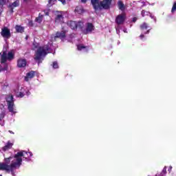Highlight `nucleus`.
Returning a JSON list of instances; mask_svg holds the SVG:
<instances>
[{
	"label": "nucleus",
	"instance_id": "23",
	"mask_svg": "<svg viewBox=\"0 0 176 176\" xmlns=\"http://www.w3.org/2000/svg\"><path fill=\"white\" fill-rule=\"evenodd\" d=\"M87 46H85V45H83L82 44H80V45H77V49L80 52L83 50V49H87Z\"/></svg>",
	"mask_w": 176,
	"mask_h": 176
},
{
	"label": "nucleus",
	"instance_id": "10",
	"mask_svg": "<svg viewBox=\"0 0 176 176\" xmlns=\"http://www.w3.org/2000/svg\"><path fill=\"white\" fill-rule=\"evenodd\" d=\"M19 6H20V1L16 0L12 3L9 5L8 8L10 10L11 13H13V12H14L13 10L14 9V8H17Z\"/></svg>",
	"mask_w": 176,
	"mask_h": 176
},
{
	"label": "nucleus",
	"instance_id": "21",
	"mask_svg": "<svg viewBox=\"0 0 176 176\" xmlns=\"http://www.w3.org/2000/svg\"><path fill=\"white\" fill-rule=\"evenodd\" d=\"M7 58L8 61H12L13 58H14V54L12 52H9L8 54H7Z\"/></svg>",
	"mask_w": 176,
	"mask_h": 176
},
{
	"label": "nucleus",
	"instance_id": "2",
	"mask_svg": "<svg viewBox=\"0 0 176 176\" xmlns=\"http://www.w3.org/2000/svg\"><path fill=\"white\" fill-rule=\"evenodd\" d=\"M33 46L34 49H37L34 54V60L35 61H38V64H41L43 58L47 56V52L50 48L47 45L39 47V44L36 42L33 43Z\"/></svg>",
	"mask_w": 176,
	"mask_h": 176
},
{
	"label": "nucleus",
	"instance_id": "13",
	"mask_svg": "<svg viewBox=\"0 0 176 176\" xmlns=\"http://www.w3.org/2000/svg\"><path fill=\"white\" fill-rule=\"evenodd\" d=\"M74 12L75 13H77V14H83V13H85V9L83 8V6H78L76 7Z\"/></svg>",
	"mask_w": 176,
	"mask_h": 176
},
{
	"label": "nucleus",
	"instance_id": "40",
	"mask_svg": "<svg viewBox=\"0 0 176 176\" xmlns=\"http://www.w3.org/2000/svg\"><path fill=\"white\" fill-rule=\"evenodd\" d=\"M9 133H10V134H14V132H13L12 131H9Z\"/></svg>",
	"mask_w": 176,
	"mask_h": 176
},
{
	"label": "nucleus",
	"instance_id": "42",
	"mask_svg": "<svg viewBox=\"0 0 176 176\" xmlns=\"http://www.w3.org/2000/svg\"><path fill=\"white\" fill-rule=\"evenodd\" d=\"M23 2H25V3H27V2H28V0H23Z\"/></svg>",
	"mask_w": 176,
	"mask_h": 176
},
{
	"label": "nucleus",
	"instance_id": "22",
	"mask_svg": "<svg viewBox=\"0 0 176 176\" xmlns=\"http://www.w3.org/2000/svg\"><path fill=\"white\" fill-rule=\"evenodd\" d=\"M141 14L142 16V17H145V16H149L151 17V16H152V14H151V12L146 11L145 10H143L141 12Z\"/></svg>",
	"mask_w": 176,
	"mask_h": 176
},
{
	"label": "nucleus",
	"instance_id": "32",
	"mask_svg": "<svg viewBox=\"0 0 176 176\" xmlns=\"http://www.w3.org/2000/svg\"><path fill=\"white\" fill-rule=\"evenodd\" d=\"M140 38L142 41L144 39V38H145V35L144 34H142L140 35Z\"/></svg>",
	"mask_w": 176,
	"mask_h": 176
},
{
	"label": "nucleus",
	"instance_id": "39",
	"mask_svg": "<svg viewBox=\"0 0 176 176\" xmlns=\"http://www.w3.org/2000/svg\"><path fill=\"white\" fill-rule=\"evenodd\" d=\"M88 0H81V2H82V3H86L87 2Z\"/></svg>",
	"mask_w": 176,
	"mask_h": 176
},
{
	"label": "nucleus",
	"instance_id": "27",
	"mask_svg": "<svg viewBox=\"0 0 176 176\" xmlns=\"http://www.w3.org/2000/svg\"><path fill=\"white\" fill-rule=\"evenodd\" d=\"M174 12H176V3H173V6L172 7L171 12L174 13Z\"/></svg>",
	"mask_w": 176,
	"mask_h": 176
},
{
	"label": "nucleus",
	"instance_id": "26",
	"mask_svg": "<svg viewBox=\"0 0 176 176\" xmlns=\"http://www.w3.org/2000/svg\"><path fill=\"white\" fill-rule=\"evenodd\" d=\"M25 94L23 92H18L16 94V97H18V98H23V97H24Z\"/></svg>",
	"mask_w": 176,
	"mask_h": 176
},
{
	"label": "nucleus",
	"instance_id": "24",
	"mask_svg": "<svg viewBox=\"0 0 176 176\" xmlns=\"http://www.w3.org/2000/svg\"><path fill=\"white\" fill-rule=\"evenodd\" d=\"M8 64L6 63L4 65L3 67L0 66V72H3V71H8Z\"/></svg>",
	"mask_w": 176,
	"mask_h": 176
},
{
	"label": "nucleus",
	"instance_id": "16",
	"mask_svg": "<svg viewBox=\"0 0 176 176\" xmlns=\"http://www.w3.org/2000/svg\"><path fill=\"white\" fill-rule=\"evenodd\" d=\"M65 31L57 32L55 34V38H59L60 39H64L65 38Z\"/></svg>",
	"mask_w": 176,
	"mask_h": 176
},
{
	"label": "nucleus",
	"instance_id": "1",
	"mask_svg": "<svg viewBox=\"0 0 176 176\" xmlns=\"http://www.w3.org/2000/svg\"><path fill=\"white\" fill-rule=\"evenodd\" d=\"M27 155H30V157H31L32 153L21 151L16 153L13 157L5 158L6 163L0 162V171H6L8 174L11 173L12 175H14V170L20 168L23 163L22 157L28 160Z\"/></svg>",
	"mask_w": 176,
	"mask_h": 176
},
{
	"label": "nucleus",
	"instance_id": "34",
	"mask_svg": "<svg viewBox=\"0 0 176 176\" xmlns=\"http://www.w3.org/2000/svg\"><path fill=\"white\" fill-rule=\"evenodd\" d=\"M44 13H45V16H49V11L45 10Z\"/></svg>",
	"mask_w": 176,
	"mask_h": 176
},
{
	"label": "nucleus",
	"instance_id": "15",
	"mask_svg": "<svg viewBox=\"0 0 176 176\" xmlns=\"http://www.w3.org/2000/svg\"><path fill=\"white\" fill-rule=\"evenodd\" d=\"M92 31H94V25H93V23H87L85 34H88V32H91Z\"/></svg>",
	"mask_w": 176,
	"mask_h": 176
},
{
	"label": "nucleus",
	"instance_id": "3",
	"mask_svg": "<svg viewBox=\"0 0 176 176\" xmlns=\"http://www.w3.org/2000/svg\"><path fill=\"white\" fill-rule=\"evenodd\" d=\"M91 3L94 9V10H101L102 9L111 8V5H112V0H103L100 2V0H91Z\"/></svg>",
	"mask_w": 176,
	"mask_h": 176
},
{
	"label": "nucleus",
	"instance_id": "6",
	"mask_svg": "<svg viewBox=\"0 0 176 176\" xmlns=\"http://www.w3.org/2000/svg\"><path fill=\"white\" fill-rule=\"evenodd\" d=\"M54 20L56 24H64V16L63 15V12L56 11Z\"/></svg>",
	"mask_w": 176,
	"mask_h": 176
},
{
	"label": "nucleus",
	"instance_id": "12",
	"mask_svg": "<svg viewBox=\"0 0 176 176\" xmlns=\"http://www.w3.org/2000/svg\"><path fill=\"white\" fill-rule=\"evenodd\" d=\"M35 76V72L31 71L28 73H27L26 76H25V81L28 82L30 79H32Z\"/></svg>",
	"mask_w": 176,
	"mask_h": 176
},
{
	"label": "nucleus",
	"instance_id": "11",
	"mask_svg": "<svg viewBox=\"0 0 176 176\" xmlns=\"http://www.w3.org/2000/svg\"><path fill=\"white\" fill-rule=\"evenodd\" d=\"M14 144L12 143L10 141H8L6 145L2 147V151L3 152H6V151H9V149H12L13 147Z\"/></svg>",
	"mask_w": 176,
	"mask_h": 176
},
{
	"label": "nucleus",
	"instance_id": "4",
	"mask_svg": "<svg viewBox=\"0 0 176 176\" xmlns=\"http://www.w3.org/2000/svg\"><path fill=\"white\" fill-rule=\"evenodd\" d=\"M6 101L9 112L11 113H16V111H14V97L12 94L6 96Z\"/></svg>",
	"mask_w": 176,
	"mask_h": 176
},
{
	"label": "nucleus",
	"instance_id": "18",
	"mask_svg": "<svg viewBox=\"0 0 176 176\" xmlns=\"http://www.w3.org/2000/svg\"><path fill=\"white\" fill-rule=\"evenodd\" d=\"M118 9L120 10H122V12H123L125 9L124 3H123V1H119L118 2Z\"/></svg>",
	"mask_w": 176,
	"mask_h": 176
},
{
	"label": "nucleus",
	"instance_id": "37",
	"mask_svg": "<svg viewBox=\"0 0 176 176\" xmlns=\"http://www.w3.org/2000/svg\"><path fill=\"white\" fill-rule=\"evenodd\" d=\"M132 21L133 23H135V21H137V17H133V19H132Z\"/></svg>",
	"mask_w": 176,
	"mask_h": 176
},
{
	"label": "nucleus",
	"instance_id": "36",
	"mask_svg": "<svg viewBox=\"0 0 176 176\" xmlns=\"http://www.w3.org/2000/svg\"><path fill=\"white\" fill-rule=\"evenodd\" d=\"M57 0H49L48 2L50 4H52V2H56Z\"/></svg>",
	"mask_w": 176,
	"mask_h": 176
},
{
	"label": "nucleus",
	"instance_id": "41",
	"mask_svg": "<svg viewBox=\"0 0 176 176\" xmlns=\"http://www.w3.org/2000/svg\"><path fill=\"white\" fill-rule=\"evenodd\" d=\"M30 94H31V93H30V91H28V92H27V95H28V96H30Z\"/></svg>",
	"mask_w": 176,
	"mask_h": 176
},
{
	"label": "nucleus",
	"instance_id": "31",
	"mask_svg": "<svg viewBox=\"0 0 176 176\" xmlns=\"http://www.w3.org/2000/svg\"><path fill=\"white\" fill-rule=\"evenodd\" d=\"M162 173H163L164 174H167V168H166V166L163 168Z\"/></svg>",
	"mask_w": 176,
	"mask_h": 176
},
{
	"label": "nucleus",
	"instance_id": "30",
	"mask_svg": "<svg viewBox=\"0 0 176 176\" xmlns=\"http://www.w3.org/2000/svg\"><path fill=\"white\" fill-rule=\"evenodd\" d=\"M33 25H34V22H32V21H30L28 23V26L32 27Z\"/></svg>",
	"mask_w": 176,
	"mask_h": 176
},
{
	"label": "nucleus",
	"instance_id": "9",
	"mask_svg": "<svg viewBox=\"0 0 176 176\" xmlns=\"http://www.w3.org/2000/svg\"><path fill=\"white\" fill-rule=\"evenodd\" d=\"M27 66V60L19 58L17 60V67L18 68H24Z\"/></svg>",
	"mask_w": 176,
	"mask_h": 176
},
{
	"label": "nucleus",
	"instance_id": "33",
	"mask_svg": "<svg viewBox=\"0 0 176 176\" xmlns=\"http://www.w3.org/2000/svg\"><path fill=\"white\" fill-rule=\"evenodd\" d=\"M151 28L147 30L146 32H144V34L146 35V34H149V32H151Z\"/></svg>",
	"mask_w": 176,
	"mask_h": 176
},
{
	"label": "nucleus",
	"instance_id": "44",
	"mask_svg": "<svg viewBox=\"0 0 176 176\" xmlns=\"http://www.w3.org/2000/svg\"><path fill=\"white\" fill-rule=\"evenodd\" d=\"M1 54L0 53V56H1Z\"/></svg>",
	"mask_w": 176,
	"mask_h": 176
},
{
	"label": "nucleus",
	"instance_id": "43",
	"mask_svg": "<svg viewBox=\"0 0 176 176\" xmlns=\"http://www.w3.org/2000/svg\"><path fill=\"white\" fill-rule=\"evenodd\" d=\"M0 176H2V175H0Z\"/></svg>",
	"mask_w": 176,
	"mask_h": 176
},
{
	"label": "nucleus",
	"instance_id": "25",
	"mask_svg": "<svg viewBox=\"0 0 176 176\" xmlns=\"http://www.w3.org/2000/svg\"><path fill=\"white\" fill-rule=\"evenodd\" d=\"M52 67L54 68V69H57L58 68V63H57V61L53 62Z\"/></svg>",
	"mask_w": 176,
	"mask_h": 176
},
{
	"label": "nucleus",
	"instance_id": "38",
	"mask_svg": "<svg viewBox=\"0 0 176 176\" xmlns=\"http://www.w3.org/2000/svg\"><path fill=\"white\" fill-rule=\"evenodd\" d=\"M171 170H173V166H169V168H168V171L169 173H171Z\"/></svg>",
	"mask_w": 176,
	"mask_h": 176
},
{
	"label": "nucleus",
	"instance_id": "8",
	"mask_svg": "<svg viewBox=\"0 0 176 176\" xmlns=\"http://www.w3.org/2000/svg\"><path fill=\"white\" fill-rule=\"evenodd\" d=\"M1 35L3 38H6V39L10 38L12 34H10V30L8 27H4L1 29Z\"/></svg>",
	"mask_w": 176,
	"mask_h": 176
},
{
	"label": "nucleus",
	"instance_id": "7",
	"mask_svg": "<svg viewBox=\"0 0 176 176\" xmlns=\"http://www.w3.org/2000/svg\"><path fill=\"white\" fill-rule=\"evenodd\" d=\"M126 14L122 13V14H118L115 19V23H117V25H122L123 24H124V21H126Z\"/></svg>",
	"mask_w": 176,
	"mask_h": 176
},
{
	"label": "nucleus",
	"instance_id": "19",
	"mask_svg": "<svg viewBox=\"0 0 176 176\" xmlns=\"http://www.w3.org/2000/svg\"><path fill=\"white\" fill-rule=\"evenodd\" d=\"M43 20V15H42V14L39 13L38 16L35 19V21L36 23H39V24H41L42 23Z\"/></svg>",
	"mask_w": 176,
	"mask_h": 176
},
{
	"label": "nucleus",
	"instance_id": "28",
	"mask_svg": "<svg viewBox=\"0 0 176 176\" xmlns=\"http://www.w3.org/2000/svg\"><path fill=\"white\" fill-rule=\"evenodd\" d=\"M6 0H0V6H3V5H6Z\"/></svg>",
	"mask_w": 176,
	"mask_h": 176
},
{
	"label": "nucleus",
	"instance_id": "14",
	"mask_svg": "<svg viewBox=\"0 0 176 176\" xmlns=\"http://www.w3.org/2000/svg\"><path fill=\"white\" fill-rule=\"evenodd\" d=\"M8 61V53L4 51L3 52L1 57V64H5Z\"/></svg>",
	"mask_w": 176,
	"mask_h": 176
},
{
	"label": "nucleus",
	"instance_id": "5",
	"mask_svg": "<svg viewBox=\"0 0 176 176\" xmlns=\"http://www.w3.org/2000/svg\"><path fill=\"white\" fill-rule=\"evenodd\" d=\"M67 25L72 30H78V28H79L80 30H82L83 28V27H85V24L81 21H80L78 22H76L74 21H69L67 22Z\"/></svg>",
	"mask_w": 176,
	"mask_h": 176
},
{
	"label": "nucleus",
	"instance_id": "20",
	"mask_svg": "<svg viewBox=\"0 0 176 176\" xmlns=\"http://www.w3.org/2000/svg\"><path fill=\"white\" fill-rule=\"evenodd\" d=\"M149 28V25L146 23H143L142 25H140V28L141 31H144V30H148Z\"/></svg>",
	"mask_w": 176,
	"mask_h": 176
},
{
	"label": "nucleus",
	"instance_id": "29",
	"mask_svg": "<svg viewBox=\"0 0 176 176\" xmlns=\"http://www.w3.org/2000/svg\"><path fill=\"white\" fill-rule=\"evenodd\" d=\"M3 118H5L4 113H0V120H2V119H3Z\"/></svg>",
	"mask_w": 176,
	"mask_h": 176
},
{
	"label": "nucleus",
	"instance_id": "17",
	"mask_svg": "<svg viewBox=\"0 0 176 176\" xmlns=\"http://www.w3.org/2000/svg\"><path fill=\"white\" fill-rule=\"evenodd\" d=\"M15 30H16V32H17L18 34H23L25 28L20 25H16Z\"/></svg>",
	"mask_w": 176,
	"mask_h": 176
},
{
	"label": "nucleus",
	"instance_id": "35",
	"mask_svg": "<svg viewBox=\"0 0 176 176\" xmlns=\"http://www.w3.org/2000/svg\"><path fill=\"white\" fill-rule=\"evenodd\" d=\"M58 1H60V2H61L63 3V5H65V3H66L65 0H58Z\"/></svg>",
	"mask_w": 176,
	"mask_h": 176
}]
</instances>
